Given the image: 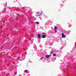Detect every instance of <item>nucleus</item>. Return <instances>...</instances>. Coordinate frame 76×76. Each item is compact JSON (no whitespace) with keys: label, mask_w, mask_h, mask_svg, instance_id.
Returning a JSON list of instances; mask_svg holds the SVG:
<instances>
[{"label":"nucleus","mask_w":76,"mask_h":76,"mask_svg":"<svg viewBox=\"0 0 76 76\" xmlns=\"http://www.w3.org/2000/svg\"><path fill=\"white\" fill-rule=\"evenodd\" d=\"M46 37V34L45 33H42V38H44Z\"/></svg>","instance_id":"f257e3e1"},{"label":"nucleus","mask_w":76,"mask_h":76,"mask_svg":"<svg viewBox=\"0 0 76 76\" xmlns=\"http://www.w3.org/2000/svg\"><path fill=\"white\" fill-rule=\"evenodd\" d=\"M62 38H66V36L64 35V33H62Z\"/></svg>","instance_id":"f03ea898"},{"label":"nucleus","mask_w":76,"mask_h":76,"mask_svg":"<svg viewBox=\"0 0 76 76\" xmlns=\"http://www.w3.org/2000/svg\"><path fill=\"white\" fill-rule=\"evenodd\" d=\"M37 37H38V38L39 39H41V36L39 34H38Z\"/></svg>","instance_id":"7ed1b4c3"},{"label":"nucleus","mask_w":76,"mask_h":76,"mask_svg":"<svg viewBox=\"0 0 76 76\" xmlns=\"http://www.w3.org/2000/svg\"><path fill=\"white\" fill-rule=\"evenodd\" d=\"M46 57H51V55H47L45 56Z\"/></svg>","instance_id":"20e7f679"},{"label":"nucleus","mask_w":76,"mask_h":76,"mask_svg":"<svg viewBox=\"0 0 76 76\" xmlns=\"http://www.w3.org/2000/svg\"><path fill=\"white\" fill-rule=\"evenodd\" d=\"M52 61H55V60H56V58L55 57H53L52 58Z\"/></svg>","instance_id":"39448f33"},{"label":"nucleus","mask_w":76,"mask_h":76,"mask_svg":"<svg viewBox=\"0 0 76 76\" xmlns=\"http://www.w3.org/2000/svg\"><path fill=\"white\" fill-rule=\"evenodd\" d=\"M24 72H25V73H26L27 72H28V70H25L24 71Z\"/></svg>","instance_id":"423d86ee"},{"label":"nucleus","mask_w":76,"mask_h":76,"mask_svg":"<svg viewBox=\"0 0 76 76\" xmlns=\"http://www.w3.org/2000/svg\"><path fill=\"white\" fill-rule=\"evenodd\" d=\"M41 15V13L39 15H36V16H39Z\"/></svg>","instance_id":"0eeeda50"},{"label":"nucleus","mask_w":76,"mask_h":76,"mask_svg":"<svg viewBox=\"0 0 76 76\" xmlns=\"http://www.w3.org/2000/svg\"><path fill=\"white\" fill-rule=\"evenodd\" d=\"M35 23H37V24H39V22H35Z\"/></svg>","instance_id":"6e6552de"},{"label":"nucleus","mask_w":76,"mask_h":76,"mask_svg":"<svg viewBox=\"0 0 76 76\" xmlns=\"http://www.w3.org/2000/svg\"><path fill=\"white\" fill-rule=\"evenodd\" d=\"M56 54H53V56H56Z\"/></svg>","instance_id":"1a4fd4ad"},{"label":"nucleus","mask_w":76,"mask_h":76,"mask_svg":"<svg viewBox=\"0 0 76 76\" xmlns=\"http://www.w3.org/2000/svg\"><path fill=\"white\" fill-rule=\"evenodd\" d=\"M4 53H0V55H1V54H4Z\"/></svg>","instance_id":"9d476101"},{"label":"nucleus","mask_w":76,"mask_h":76,"mask_svg":"<svg viewBox=\"0 0 76 76\" xmlns=\"http://www.w3.org/2000/svg\"><path fill=\"white\" fill-rule=\"evenodd\" d=\"M57 28V27H55L54 29H56Z\"/></svg>","instance_id":"9b49d317"},{"label":"nucleus","mask_w":76,"mask_h":76,"mask_svg":"<svg viewBox=\"0 0 76 76\" xmlns=\"http://www.w3.org/2000/svg\"><path fill=\"white\" fill-rule=\"evenodd\" d=\"M50 53L51 54H53V51H51Z\"/></svg>","instance_id":"f8f14e48"},{"label":"nucleus","mask_w":76,"mask_h":76,"mask_svg":"<svg viewBox=\"0 0 76 76\" xmlns=\"http://www.w3.org/2000/svg\"><path fill=\"white\" fill-rule=\"evenodd\" d=\"M33 19L34 20H35L36 19H35V18L34 17L33 18Z\"/></svg>","instance_id":"ddd939ff"},{"label":"nucleus","mask_w":76,"mask_h":76,"mask_svg":"<svg viewBox=\"0 0 76 76\" xmlns=\"http://www.w3.org/2000/svg\"><path fill=\"white\" fill-rule=\"evenodd\" d=\"M42 59H43V58L41 57L40 58V60H42Z\"/></svg>","instance_id":"4468645a"},{"label":"nucleus","mask_w":76,"mask_h":76,"mask_svg":"<svg viewBox=\"0 0 76 76\" xmlns=\"http://www.w3.org/2000/svg\"><path fill=\"white\" fill-rule=\"evenodd\" d=\"M16 74H17V72H15V75H16Z\"/></svg>","instance_id":"2eb2a0df"},{"label":"nucleus","mask_w":76,"mask_h":76,"mask_svg":"<svg viewBox=\"0 0 76 76\" xmlns=\"http://www.w3.org/2000/svg\"><path fill=\"white\" fill-rule=\"evenodd\" d=\"M55 32H57V30L55 29Z\"/></svg>","instance_id":"dca6fc26"},{"label":"nucleus","mask_w":76,"mask_h":76,"mask_svg":"<svg viewBox=\"0 0 76 76\" xmlns=\"http://www.w3.org/2000/svg\"><path fill=\"white\" fill-rule=\"evenodd\" d=\"M20 58V59H21V60H22V58Z\"/></svg>","instance_id":"f3484780"},{"label":"nucleus","mask_w":76,"mask_h":76,"mask_svg":"<svg viewBox=\"0 0 76 76\" xmlns=\"http://www.w3.org/2000/svg\"><path fill=\"white\" fill-rule=\"evenodd\" d=\"M18 16L16 17V18H18Z\"/></svg>","instance_id":"a211bd4d"},{"label":"nucleus","mask_w":76,"mask_h":76,"mask_svg":"<svg viewBox=\"0 0 76 76\" xmlns=\"http://www.w3.org/2000/svg\"><path fill=\"white\" fill-rule=\"evenodd\" d=\"M47 58H48V57H47Z\"/></svg>","instance_id":"6ab92c4d"}]
</instances>
